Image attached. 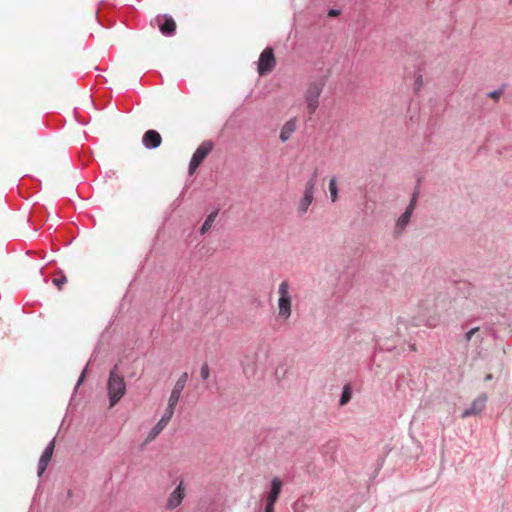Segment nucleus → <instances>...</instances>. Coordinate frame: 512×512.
<instances>
[{"mask_svg":"<svg viewBox=\"0 0 512 512\" xmlns=\"http://www.w3.org/2000/svg\"><path fill=\"white\" fill-rule=\"evenodd\" d=\"M339 14H340V10H338V9H330V10L328 11V15H329L330 17H336V16H338Z\"/></svg>","mask_w":512,"mask_h":512,"instance_id":"25","label":"nucleus"},{"mask_svg":"<svg viewBox=\"0 0 512 512\" xmlns=\"http://www.w3.org/2000/svg\"><path fill=\"white\" fill-rule=\"evenodd\" d=\"M279 298L277 301L278 317L281 320H288L292 315L291 286L287 280L282 281L278 287Z\"/></svg>","mask_w":512,"mask_h":512,"instance_id":"2","label":"nucleus"},{"mask_svg":"<svg viewBox=\"0 0 512 512\" xmlns=\"http://www.w3.org/2000/svg\"><path fill=\"white\" fill-rule=\"evenodd\" d=\"M421 324H422V320L413 319V324H412L413 327L420 326Z\"/></svg>","mask_w":512,"mask_h":512,"instance_id":"28","label":"nucleus"},{"mask_svg":"<svg viewBox=\"0 0 512 512\" xmlns=\"http://www.w3.org/2000/svg\"><path fill=\"white\" fill-rule=\"evenodd\" d=\"M213 148L211 141H204L193 153L189 163V174L192 175L195 170L200 166L202 161L207 157Z\"/></svg>","mask_w":512,"mask_h":512,"instance_id":"6","label":"nucleus"},{"mask_svg":"<svg viewBox=\"0 0 512 512\" xmlns=\"http://www.w3.org/2000/svg\"><path fill=\"white\" fill-rule=\"evenodd\" d=\"M281 490H282V481L277 477L273 478L271 480V487H270V491L267 495L265 504L274 506L280 493H281Z\"/></svg>","mask_w":512,"mask_h":512,"instance_id":"15","label":"nucleus"},{"mask_svg":"<svg viewBox=\"0 0 512 512\" xmlns=\"http://www.w3.org/2000/svg\"><path fill=\"white\" fill-rule=\"evenodd\" d=\"M54 447H55V441H54V439H52L48 443V445L46 446L44 451L42 452L39 462H38V468H37V474L39 477L42 476V474L47 469L49 462L53 455Z\"/></svg>","mask_w":512,"mask_h":512,"instance_id":"13","label":"nucleus"},{"mask_svg":"<svg viewBox=\"0 0 512 512\" xmlns=\"http://www.w3.org/2000/svg\"><path fill=\"white\" fill-rule=\"evenodd\" d=\"M329 192H330L331 201L335 202L337 200V198H338V187H337L336 177L335 176H333L330 179V182H329Z\"/></svg>","mask_w":512,"mask_h":512,"instance_id":"19","label":"nucleus"},{"mask_svg":"<svg viewBox=\"0 0 512 512\" xmlns=\"http://www.w3.org/2000/svg\"><path fill=\"white\" fill-rule=\"evenodd\" d=\"M478 331H479V327H473V328H471L469 331H467V332H466V334H465V340H466L467 342H469V341L472 339L473 335H474L476 332H478Z\"/></svg>","mask_w":512,"mask_h":512,"instance_id":"23","label":"nucleus"},{"mask_svg":"<svg viewBox=\"0 0 512 512\" xmlns=\"http://www.w3.org/2000/svg\"><path fill=\"white\" fill-rule=\"evenodd\" d=\"M184 497L185 489L183 482H180L177 487L170 493L166 502V509L170 511L176 509L182 503Z\"/></svg>","mask_w":512,"mask_h":512,"instance_id":"11","label":"nucleus"},{"mask_svg":"<svg viewBox=\"0 0 512 512\" xmlns=\"http://www.w3.org/2000/svg\"><path fill=\"white\" fill-rule=\"evenodd\" d=\"M188 378H189V375L187 372H183L180 377L178 378V380L176 381L172 391H171V394H170V397H169V400H168V407L172 408L175 410V407L177 406L178 404V401L180 399V396H181V393L182 391L184 390L185 386H186V383L188 381Z\"/></svg>","mask_w":512,"mask_h":512,"instance_id":"9","label":"nucleus"},{"mask_svg":"<svg viewBox=\"0 0 512 512\" xmlns=\"http://www.w3.org/2000/svg\"><path fill=\"white\" fill-rule=\"evenodd\" d=\"M117 370L118 366L115 365L110 371L107 381V393L110 408L114 407L126 393V383Z\"/></svg>","mask_w":512,"mask_h":512,"instance_id":"1","label":"nucleus"},{"mask_svg":"<svg viewBox=\"0 0 512 512\" xmlns=\"http://www.w3.org/2000/svg\"><path fill=\"white\" fill-rule=\"evenodd\" d=\"M296 129V119L288 120L280 131L279 138L282 142H286Z\"/></svg>","mask_w":512,"mask_h":512,"instance_id":"16","label":"nucleus"},{"mask_svg":"<svg viewBox=\"0 0 512 512\" xmlns=\"http://www.w3.org/2000/svg\"><path fill=\"white\" fill-rule=\"evenodd\" d=\"M218 215V210H215L213 212H211L205 219L201 229H200V232L201 234H205L206 232H208L211 228H212V225L216 219Z\"/></svg>","mask_w":512,"mask_h":512,"instance_id":"17","label":"nucleus"},{"mask_svg":"<svg viewBox=\"0 0 512 512\" xmlns=\"http://www.w3.org/2000/svg\"><path fill=\"white\" fill-rule=\"evenodd\" d=\"M162 138L156 130H148L144 133L142 143L146 149H156L161 145Z\"/></svg>","mask_w":512,"mask_h":512,"instance_id":"14","label":"nucleus"},{"mask_svg":"<svg viewBox=\"0 0 512 512\" xmlns=\"http://www.w3.org/2000/svg\"><path fill=\"white\" fill-rule=\"evenodd\" d=\"M317 175L314 173L311 178L306 182L303 196L297 204V214L303 216L307 213L310 205L314 200V192L316 186Z\"/></svg>","mask_w":512,"mask_h":512,"instance_id":"4","label":"nucleus"},{"mask_svg":"<svg viewBox=\"0 0 512 512\" xmlns=\"http://www.w3.org/2000/svg\"><path fill=\"white\" fill-rule=\"evenodd\" d=\"M87 368H88V365H86V366L84 367V369L82 370V372H81V374H80V376H79V378H78V381H77V383H76L75 390H77V389H78V387L83 383V381H84V379H85V377H86Z\"/></svg>","mask_w":512,"mask_h":512,"instance_id":"22","label":"nucleus"},{"mask_svg":"<svg viewBox=\"0 0 512 512\" xmlns=\"http://www.w3.org/2000/svg\"><path fill=\"white\" fill-rule=\"evenodd\" d=\"M66 281H67L66 277L62 276L60 278H55L53 280V283H54L55 286H57L59 289H61L62 286L66 283Z\"/></svg>","mask_w":512,"mask_h":512,"instance_id":"24","label":"nucleus"},{"mask_svg":"<svg viewBox=\"0 0 512 512\" xmlns=\"http://www.w3.org/2000/svg\"><path fill=\"white\" fill-rule=\"evenodd\" d=\"M500 93H501V90H495V91L490 92L489 96L492 98H496L500 95Z\"/></svg>","mask_w":512,"mask_h":512,"instance_id":"26","label":"nucleus"},{"mask_svg":"<svg viewBox=\"0 0 512 512\" xmlns=\"http://www.w3.org/2000/svg\"><path fill=\"white\" fill-rule=\"evenodd\" d=\"M276 61L274 51L271 47H266L259 56L257 72L263 76L270 73L275 67Z\"/></svg>","mask_w":512,"mask_h":512,"instance_id":"7","label":"nucleus"},{"mask_svg":"<svg viewBox=\"0 0 512 512\" xmlns=\"http://www.w3.org/2000/svg\"><path fill=\"white\" fill-rule=\"evenodd\" d=\"M409 329V321L405 319H399L396 325L397 334L404 336V330Z\"/></svg>","mask_w":512,"mask_h":512,"instance_id":"20","label":"nucleus"},{"mask_svg":"<svg viewBox=\"0 0 512 512\" xmlns=\"http://www.w3.org/2000/svg\"><path fill=\"white\" fill-rule=\"evenodd\" d=\"M325 83L326 78L321 77L315 81L310 82L308 85L304 97L307 103V109L310 114H314L319 106V96L323 91Z\"/></svg>","mask_w":512,"mask_h":512,"instance_id":"3","label":"nucleus"},{"mask_svg":"<svg viewBox=\"0 0 512 512\" xmlns=\"http://www.w3.org/2000/svg\"><path fill=\"white\" fill-rule=\"evenodd\" d=\"M352 398V389L350 384H345L342 393L340 396L339 404L340 406L346 405Z\"/></svg>","mask_w":512,"mask_h":512,"instance_id":"18","label":"nucleus"},{"mask_svg":"<svg viewBox=\"0 0 512 512\" xmlns=\"http://www.w3.org/2000/svg\"><path fill=\"white\" fill-rule=\"evenodd\" d=\"M155 22L159 27L160 32L165 36H172L176 30V23L171 16L158 15Z\"/></svg>","mask_w":512,"mask_h":512,"instance_id":"10","label":"nucleus"},{"mask_svg":"<svg viewBox=\"0 0 512 512\" xmlns=\"http://www.w3.org/2000/svg\"><path fill=\"white\" fill-rule=\"evenodd\" d=\"M492 378H493V375H492V374H487V375L485 376L484 380H485V381H490V380H492Z\"/></svg>","mask_w":512,"mask_h":512,"instance_id":"30","label":"nucleus"},{"mask_svg":"<svg viewBox=\"0 0 512 512\" xmlns=\"http://www.w3.org/2000/svg\"><path fill=\"white\" fill-rule=\"evenodd\" d=\"M415 205H416V193L413 194V197L410 200V203L406 207L405 211L396 220L395 227H394V236L395 237L401 236L403 234V232L405 231L406 227L408 226V224L411 220L412 214L415 209Z\"/></svg>","mask_w":512,"mask_h":512,"instance_id":"5","label":"nucleus"},{"mask_svg":"<svg viewBox=\"0 0 512 512\" xmlns=\"http://www.w3.org/2000/svg\"><path fill=\"white\" fill-rule=\"evenodd\" d=\"M421 84H422V76H421V75H419V76L417 77V79H416V85H417L418 87H420V86H421Z\"/></svg>","mask_w":512,"mask_h":512,"instance_id":"29","label":"nucleus"},{"mask_svg":"<svg viewBox=\"0 0 512 512\" xmlns=\"http://www.w3.org/2000/svg\"><path fill=\"white\" fill-rule=\"evenodd\" d=\"M264 512H274V506L265 504Z\"/></svg>","mask_w":512,"mask_h":512,"instance_id":"27","label":"nucleus"},{"mask_svg":"<svg viewBox=\"0 0 512 512\" xmlns=\"http://www.w3.org/2000/svg\"><path fill=\"white\" fill-rule=\"evenodd\" d=\"M174 414V409L170 407H166L164 414L160 418V420L155 424V426L148 433L145 443H149L153 441L168 425L172 416Z\"/></svg>","mask_w":512,"mask_h":512,"instance_id":"8","label":"nucleus"},{"mask_svg":"<svg viewBox=\"0 0 512 512\" xmlns=\"http://www.w3.org/2000/svg\"><path fill=\"white\" fill-rule=\"evenodd\" d=\"M486 402H487L486 394H484V393L480 394L477 398H475L473 400L471 405L462 412L461 417L467 418L472 415H477V414L481 413L485 408Z\"/></svg>","mask_w":512,"mask_h":512,"instance_id":"12","label":"nucleus"},{"mask_svg":"<svg viewBox=\"0 0 512 512\" xmlns=\"http://www.w3.org/2000/svg\"><path fill=\"white\" fill-rule=\"evenodd\" d=\"M200 376L202 380H207L210 376V369L207 363H204L200 368Z\"/></svg>","mask_w":512,"mask_h":512,"instance_id":"21","label":"nucleus"}]
</instances>
